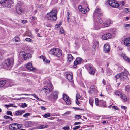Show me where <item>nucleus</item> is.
Listing matches in <instances>:
<instances>
[{
  "label": "nucleus",
  "instance_id": "obj_1",
  "mask_svg": "<svg viewBox=\"0 0 130 130\" xmlns=\"http://www.w3.org/2000/svg\"><path fill=\"white\" fill-rule=\"evenodd\" d=\"M128 74V72L126 69H124V71L117 74L115 76V77L116 79H119L121 81H124L127 78Z\"/></svg>",
  "mask_w": 130,
  "mask_h": 130
},
{
  "label": "nucleus",
  "instance_id": "obj_2",
  "mask_svg": "<svg viewBox=\"0 0 130 130\" xmlns=\"http://www.w3.org/2000/svg\"><path fill=\"white\" fill-rule=\"evenodd\" d=\"M57 12L56 10H53L49 13L47 14L49 16L47 19L51 21H54L57 19Z\"/></svg>",
  "mask_w": 130,
  "mask_h": 130
},
{
  "label": "nucleus",
  "instance_id": "obj_3",
  "mask_svg": "<svg viewBox=\"0 0 130 130\" xmlns=\"http://www.w3.org/2000/svg\"><path fill=\"white\" fill-rule=\"evenodd\" d=\"M49 53L51 54L54 55L57 57H60L62 55L61 50L58 48L52 49L50 51Z\"/></svg>",
  "mask_w": 130,
  "mask_h": 130
},
{
  "label": "nucleus",
  "instance_id": "obj_4",
  "mask_svg": "<svg viewBox=\"0 0 130 130\" xmlns=\"http://www.w3.org/2000/svg\"><path fill=\"white\" fill-rule=\"evenodd\" d=\"M85 66L90 74L94 75L95 73L96 69L91 64H88L85 65Z\"/></svg>",
  "mask_w": 130,
  "mask_h": 130
},
{
  "label": "nucleus",
  "instance_id": "obj_5",
  "mask_svg": "<svg viewBox=\"0 0 130 130\" xmlns=\"http://www.w3.org/2000/svg\"><path fill=\"white\" fill-rule=\"evenodd\" d=\"M23 125L17 123H12L9 125V128L10 130H16L20 128Z\"/></svg>",
  "mask_w": 130,
  "mask_h": 130
},
{
  "label": "nucleus",
  "instance_id": "obj_6",
  "mask_svg": "<svg viewBox=\"0 0 130 130\" xmlns=\"http://www.w3.org/2000/svg\"><path fill=\"white\" fill-rule=\"evenodd\" d=\"M97 90L96 87L94 85H92L90 87L88 92L90 94L92 95L96 93Z\"/></svg>",
  "mask_w": 130,
  "mask_h": 130
},
{
  "label": "nucleus",
  "instance_id": "obj_7",
  "mask_svg": "<svg viewBox=\"0 0 130 130\" xmlns=\"http://www.w3.org/2000/svg\"><path fill=\"white\" fill-rule=\"evenodd\" d=\"M14 60L12 58H10L5 60L4 61L5 64L8 67H10L13 64Z\"/></svg>",
  "mask_w": 130,
  "mask_h": 130
},
{
  "label": "nucleus",
  "instance_id": "obj_8",
  "mask_svg": "<svg viewBox=\"0 0 130 130\" xmlns=\"http://www.w3.org/2000/svg\"><path fill=\"white\" fill-rule=\"evenodd\" d=\"M107 2L110 6L113 8H117L119 6V4L115 2V0H109Z\"/></svg>",
  "mask_w": 130,
  "mask_h": 130
},
{
  "label": "nucleus",
  "instance_id": "obj_9",
  "mask_svg": "<svg viewBox=\"0 0 130 130\" xmlns=\"http://www.w3.org/2000/svg\"><path fill=\"white\" fill-rule=\"evenodd\" d=\"M20 56H22L25 60H27V59L29 58H31V55L29 53H26L24 52H22L20 54Z\"/></svg>",
  "mask_w": 130,
  "mask_h": 130
},
{
  "label": "nucleus",
  "instance_id": "obj_10",
  "mask_svg": "<svg viewBox=\"0 0 130 130\" xmlns=\"http://www.w3.org/2000/svg\"><path fill=\"white\" fill-rule=\"evenodd\" d=\"M63 99L65 101L66 104L68 105H70L71 104V101L69 96L65 94H63Z\"/></svg>",
  "mask_w": 130,
  "mask_h": 130
},
{
  "label": "nucleus",
  "instance_id": "obj_11",
  "mask_svg": "<svg viewBox=\"0 0 130 130\" xmlns=\"http://www.w3.org/2000/svg\"><path fill=\"white\" fill-rule=\"evenodd\" d=\"M58 91H55L51 94L50 97L54 100H56L58 98Z\"/></svg>",
  "mask_w": 130,
  "mask_h": 130
},
{
  "label": "nucleus",
  "instance_id": "obj_12",
  "mask_svg": "<svg viewBox=\"0 0 130 130\" xmlns=\"http://www.w3.org/2000/svg\"><path fill=\"white\" fill-rule=\"evenodd\" d=\"M111 34L110 33H107L103 35L102 38L103 40H107L111 37Z\"/></svg>",
  "mask_w": 130,
  "mask_h": 130
},
{
  "label": "nucleus",
  "instance_id": "obj_13",
  "mask_svg": "<svg viewBox=\"0 0 130 130\" xmlns=\"http://www.w3.org/2000/svg\"><path fill=\"white\" fill-rule=\"evenodd\" d=\"M82 61V59L80 57L77 58L74 61V64L73 66V67L75 68L76 67V65L81 63Z\"/></svg>",
  "mask_w": 130,
  "mask_h": 130
},
{
  "label": "nucleus",
  "instance_id": "obj_14",
  "mask_svg": "<svg viewBox=\"0 0 130 130\" xmlns=\"http://www.w3.org/2000/svg\"><path fill=\"white\" fill-rule=\"evenodd\" d=\"M94 29L96 30H98L100 28V24L99 22L96 21L95 20H94Z\"/></svg>",
  "mask_w": 130,
  "mask_h": 130
},
{
  "label": "nucleus",
  "instance_id": "obj_15",
  "mask_svg": "<svg viewBox=\"0 0 130 130\" xmlns=\"http://www.w3.org/2000/svg\"><path fill=\"white\" fill-rule=\"evenodd\" d=\"M102 12L100 13L99 15H97L96 16H97V18L96 17H94V20H95L96 21L99 22L100 24H101L102 22V20L101 19V16H102Z\"/></svg>",
  "mask_w": 130,
  "mask_h": 130
},
{
  "label": "nucleus",
  "instance_id": "obj_16",
  "mask_svg": "<svg viewBox=\"0 0 130 130\" xmlns=\"http://www.w3.org/2000/svg\"><path fill=\"white\" fill-rule=\"evenodd\" d=\"M26 67L28 70L34 71H35V68L32 67V64L31 63L29 62L27 64Z\"/></svg>",
  "mask_w": 130,
  "mask_h": 130
},
{
  "label": "nucleus",
  "instance_id": "obj_17",
  "mask_svg": "<svg viewBox=\"0 0 130 130\" xmlns=\"http://www.w3.org/2000/svg\"><path fill=\"white\" fill-rule=\"evenodd\" d=\"M16 11L18 14H21L23 12V10L22 9L21 6H20L19 3L17 4L16 8Z\"/></svg>",
  "mask_w": 130,
  "mask_h": 130
},
{
  "label": "nucleus",
  "instance_id": "obj_18",
  "mask_svg": "<svg viewBox=\"0 0 130 130\" xmlns=\"http://www.w3.org/2000/svg\"><path fill=\"white\" fill-rule=\"evenodd\" d=\"M124 43L126 46H130V37L125 39L124 40Z\"/></svg>",
  "mask_w": 130,
  "mask_h": 130
},
{
  "label": "nucleus",
  "instance_id": "obj_19",
  "mask_svg": "<svg viewBox=\"0 0 130 130\" xmlns=\"http://www.w3.org/2000/svg\"><path fill=\"white\" fill-rule=\"evenodd\" d=\"M6 82L5 87L7 88L11 87L13 85V83L12 82V81L10 80L6 79Z\"/></svg>",
  "mask_w": 130,
  "mask_h": 130
},
{
  "label": "nucleus",
  "instance_id": "obj_20",
  "mask_svg": "<svg viewBox=\"0 0 130 130\" xmlns=\"http://www.w3.org/2000/svg\"><path fill=\"white\" fill-rule=\"evenodd\" d=\"M102 12L101 10L99 8H96L93 14V17H96L97 15H99Z\"/></svg>",
  "mask_w": 130,
  "mask_h": 130
},
{
  "label": "nucleus",
  "instance_id": "obj_21",
  "mask_svg": "<svg viewBox=\"0 0 130 130\" xmlns=\"http://www.w3.org/2000/svg\"><path fill=\"white\" fill-rule=\"evenodd\" d=\"M104 50L105 52H109L110 50V45L107 44H106L104 45Z\"/></svg>",
  "mask_w": 130,
  "mask_h": 130
},
{
  "label": "nucleus",
  "instance_id": "obj_22",
  "mask_svg": "<svg viewBox=\"0 0 130 130\" xmlns=\"http://www.w3.org/2000/svg\"><path fill=\"white\" fill-rule=\"evenodd\" d=\"M42 91H44L46 94L50 92L49 88L47 86L44 87L42 88Z\"/></svg>",
  "mask_w": 130,
  "mask_h": 130
},
{
  "label": "nucleus",
  "instance_id": "obj_23",
  "mask_svg": "<svg viewBox=\"0 0 130 130\" xmlns=\"http://www.w3.org/2000/svg\"><path fill=\"white\" fill-rule=\"evenodd\" d=\"M112 23V22H111L110 20H108L106 23H103L102 24V27L103 28H104L106 27H108L109 26V25Z\"/></svg>",
  "mask_w": 130,
  "mask_h": 130
},
{
  "label": "nucleus",
  "instance_id": "obj_24",
  "mask_svg": "<svg viewBox=\"0 0 130 130\" xmlns=\"http://www.w3.org/2000/svg\"><path fill=\"white\" fill-rule=\"evenodd\" d=\"M121 56L125 60L128 62L129 63H130V59L125 54L123 53L121 55Z\"/></svg>",
  "mask_w": 130,
  "mask_h": 130
},
{
  "label": "nucleus",
  "instance_id": "obj_25",
  "mask_svg": "<svg viewBox=\"0 0 130 130\" xmlns=\"http://www.w3.org/2000/svg\"><path fill=\"white\" fill-rule=\"evenodd\" d=\"M67 77L68 80L72 81L73 80V75L71 73L70 74H67Z\"/></svg>",
  "mask_w": 130,
  "mask_h": 130
},
{
  "label": "nucleus",
  "instance_id": "obj_26",
  "mask_svg": "<svg viewBox=\"0 0 130 130\" xmlns=\"http://www.w3.org/2000/svg\"><path fill=\"white\" fill-rule=\"evenodd\" d=\"M112 71L110 69L107 68L106 70V74L107 76H109L112 73Z\"/></svg>",
  "mask_w": 130,
  "mask_h": 130
},
{
  "label": "nucleus",
  "instance_id": "obj_27",
  "mask_svg": "<svg viewBox=\"0 0 130 130\" xmlns=\"http://www.w3.org/2000/svg\"><path fill=\"white\" fill-rule=\"evenodd\" d=\"M25 112L24 110H20L16 111L15 113V115H20Z\"/></svg>",
  "mask_w": 130,
  "mask_h": 130
},
{
  "label": "nucleus",
  "instance_id": "obj_28",
  "mask_svg": "<svg viewBox=\"0 0 130 130\" xmlns=\"http://www.w3.org/2000/svg\"><path fill=\"white\" fill-rule=\"evenodd\" d=\"M120 97L124 102H125L127 100V96L123 94L121 95Z\"/></svg>",
  "mask_w": 130,
  "mask_h": 130
},
{
  "label": "nucleus",
  "instance_id": "obj_29",
  "mask_svg": "<svg viewBox=\"0 0 130 130\" xmlns=\"http://www.w3.org/2000/svg\"><path fill=\"white\" fill-rule=\"evenodd\" d=\"M68 61L69 62L71 61L73 59V57L71 54H68L67 55Z\"/></svg>",
  "mask_w": 130,
  "mask_h": 130
},
{
  "label": "nucleus",
  "instance_id": "obj_30",
  "mask_svg": "<svg viewBox=\"0 0 130 130\" xmlns=\"http://www.w3.org/2000/svg\"><path fill=\"white\" fill-rule=\"evenodd\" d=\"M114 94L117 96H120V97L121 95H122L123 94L122 92L120 91V90H118L115 91Z\"/></svg>",
  "mask_w": 130,
  "mask_h": 130
},
{
  "label": "nucleus",
  "instance_id": "obj_31",
  "mask_svg": "<svg viewBox=\"0 0 130 130\" xmlns=\"http://www.w3.org/2000/svg\"><path fill=\"white\" fill-rule=\"evenodd\" d=\"M6 80H2L0 81V87H2L4 85L6 87Z\"/></svg>",
  "mask_w": 130,
  "mask_h": 130
},
{
  "label": "nucleus",
  "instance_id": "obj_32",
  "mask_svg": "<svg viewBox=\"0 0 130 130\" xmlns=\"http://www.w3.org/2000/svg\"><path fill=\"white\" fill-rule=\"evenodd\" d=\"M100 104L103 107H106V102L103 100L100 101Z\"/></svg>",
  "mask_w": 130,
  "mask_h": 130
},
{
  "label": "nucleus",
  "instance_id": "obj_33",
  "mask_svg": "<svg viewBox=\"0 0 130 130\" xmlns=\"http://www.w3.org/2000/svg\"><path fill=\"white\" fill-rule=\"evenodd\" d=\"M48 126L47 125H43L40 126L38 127V128L39 129H42L45 128H47L48 127Z\"/></svg>",
  "mask_w": 130,
  "mask_h": 130
},
{
  "label": "nucleus",
  "instance_id": "obj_34",
  "mask_svg": "<svg viewBox=\"0 0 130 130\" xmlns=\"http://www.w3.org/2000/svg\"><path fill=\"white\" fill-rule=\"evenodd\" d=\"M94 102V99L92 98H90L89 100L90 104L92 107L93 106V103Z\"/></svg>",
  "mask_w": 130,
  "mask_h": 130
},
{
  "label": "nucleus",
  "instance_id": "obj_35",
  "mask_svg": "<svg viewBox=\"0 0 130 130\" xmlns=\"http://www.w3.org/2000/svg\"><path fill=\"white\" fill-rule=\"evenodd\" d=\"M11 4L10 3H7V4H6V5H4V6H3V7H7L8 8H10L11 7Z\"/></svg>",
  "mask_w": 130,
  "mask_h": 130
},
{
  "label": "nucleus",
  "instance_id": "obj_36",
  "mask_svg": "<svg viewBox=\"0 0 130 130\" xmlns=\"http://www.w3.org/2000/svg\"><path fill=\"white\" fill-rule=\"evenodd\" d=\"M30 95L34 97L35 98H36L37 100H41V99L40 98H38L37 96L36 95V94H31Z\"/></svg>",
  "mask_w": 130,
  "mask_h": 130
},
{
  "label": "nucleus",
  "instance_id": "obj_37",
  "mask_svg": "<svg viewBox=\"0 0 130 130\" xmlns=\"http://www.w3.org/2000/svg\"><path fill=\"white\" fill-rule=\"evenodd\" d=\"M26 34V35L27 36H28L30 37H32V34L30 31H28L27 32Z\"/></svg>",
  "mask_w": 130,
  "mask_h": 130
},
{
  "label": "nucleus",
  "instance_id": "obj_38",
  "mask_svg": "<svg viewBox=\"0 0 130 130\" xmlns=\"http://www.w3.org/2000/svg\"><path fill=\"white\" fill-rule=\"evenodd\" d=\"M42 116L44 118H47L50 117V113H47L45 114L44 115H43Z\"/></svg>",
  "mask_w": 130,
  "mask_h": 130
},
{
  "label": "nucleus",
  "instance_id": "obj_39",
  "mask_svg": "<svg viewBox=\"0 0 130 130\" xmlns=\"http://www.w3.org/2000/svg\"><path fill=\"white\" fill-rule=\"evenodd\" d=\"M95 101L96 105L97 106H98L100 101L98 100V98H96L95 99Z\"/></svg>",
  "mask_w": 130,
  "mask_h": 130
},
{
  "label": "nucleus",
  "instance_id": "obj_40",
  "mask_svg": "<svg viewBox=\"0 0 130 130\" xmlns=\"http://www.w3.org/2000/svg\"><path fill=\"white\" fill-rule=\"evenodd\" d=\"M36 19V18L35 17L33 16L30 17L29 18V21L31 22L33 21H34Z\"/></svg>",
  "mask_w": 130,
  "mask_h": 130
},
{
  "label": "nucleus",
  "instance_id": "obj_41",
  "mask_svg": "<svg viewBox=\"0 0 130 130\" xmlns=\"http://www.w3.org/2000/svg\"><path fill=\"white\" fill-rule=\"evenodd\" d=\"M29 122H26L24 124V125L25 127H28L29 126Z\"/></svg>",
  "mask_w": 130,
  "mask_h": 130
},
{
  "label": "nucleus",
  "instance_id": "obj_42",
  "mask_svg": "<svg viewBox=\"0 0 130 130\" xmlns=\"http://www.w3.org/2000/svg\"><path fill=\"white\" fill-rule=\"evenodd\" d=\"M125 90L128 91L130 90V86L128 85L125 87Z\"/></svg>",
  "mask_w": 130,
  "mask_h": 130
},
{
  "label": "nucleus",
  "instance_id": "obj_43",
  "mask_svg": "<svg viewBox=\"0 0 130 130\" xmlns=\"http://www.w3.org/2000/svg\"><path fill=\"white\" fill-rule=\"evenodd\" d=\"M81 11V12L83 14H85L87 12V10L84 9H82Z\"/></svg>",
  "mask_w": 130,
  "mask_h": 130
},
{
  "label": "nucleus",
  "instance_id": "obj_44",
  "mask_svg": "<svg viewBox=\"0 0 130 130\" xmlns=\"http://www.w3.org/2000/svg\"><path fill=\"white\" fill-rule=\"evenodd\" d=\"M8 0H0V4H2L3 3H4L7 2Z\"/></svg>",
  "mask_w": 130,
  "mask_h": 130
},
{
  "label": "nucleus",
  "instance_id": "obj_45",
  "mask_svg": "<svg viewBox=\"0 0 130 130\" xmlns=\"http://www.w3.org/2000/svg\"><path fill=\"white\" fill-rule=\"evenodd\" d=\"M62 129L64 130H68L69 129V127L68 126H66L62 128Z\"/></svg>",
  "mask_w": 130,
  "mask_h": 130
},
{
  "label": "nucleus",
  "instance_id": "obj_46",
  "mask_svg": "<svg viewBox=\"0 0 130 130\" xmlns=\"http://www.w3.org/2000/svg\"><path fill=\"white\" fill-rule=\"evenodd\" d=\"M124 11L126 13L130 12V9L128 8H126L124 9Z\"/></svg>",
  "mask_w": 130,
  "mask_h": 130
},
{
  "label": "nucleus",
  "instance_id": "obj_47",
  "mask_svg": "<svg viewBox=\"0 0 130 130\" xmlns=\"http://www.w3.org/2000/svg\"><path fill=\"white\" fill-rule=\"evenodd\" d=\"M21 106V107L23 108L27 106V104L25 103H22Z\"/></svg>",
  "mask_w": 130,
  "mask_h": 130
},
{
  "label": "nucleus",
  "instance_id": "obj_48",
  "mask_svg": "<svg viewBox=\"0 0 130 130\" xmlns=\"http://www.w3.org/2000/svg\"><path fill=\"white\" fill-rule=\"evenodd\" d=\"M80 127V125H78L76 126H75L73 128V129L74 130H76L78 129Z\"/></svg>",
  "mask_w": 130,
  "mask_h": 130
},
{
  "label": "nucleus",
  "instance_id": "obj_49",
  "mask_svg": "<svg viewBox=\"0 0 130 130\" xmlns=\"http://www.w3.org/2000/svg\"><path fill=\"white\" fill-rule=\"evenodd\" d=\"M15 40L16 42H19L20 40V38L18 37H15Z\"/></svg>",
  "mask_w": 130,
  "mask_h": 130
},
{
  "label": "nucleus",
  "instance_id": "obj_50",
  "mask_svg": "<svg viewBox=\"0 0 130 130\" xmlns=\"http://www.w3.org/2000/svg\"><path fill=\"white\" fill-rule=\"evenodd\" d=\"M81 116L80 115H76L75 116V118H76L77 119H80L81 118Z\"/></svg>",
  "mask_w": 130,
  "mask_h": 130
},
{
  "label": "nucleus",
  "instance_id": "obj_51",
  "mask_svg": "<svg viewBox=\"0 0 130 130\" xmlns=\"http://www.w3.org/2000/svg\"><path fill=\"white\" fill-rule=\"evenodd\" d=\"M6 114L7 115H10L11 116H13V115L12 114V112L10 111H7L6 112Z\"/></svg>",
  "mask_w": 130,
  "mask_h": 130
},
{
  "label": "nucleus",
  "instance_id": "obj_52",
  "mask_svg": "<svg viewBox=\"0 0 130 130\" xmlns=\"http://www.w3.org/2000/svg\"><path fill=\"white\" fill-rule=\"evenodd\" d=\"M30 115V114L29 113H26L23 115V117L27 118L28 116H29Z\"/></svg>",
  "mask_w": 130,
  "mask_h": 130
},
{
  "label": "nucleus",
  "instance_id": "obj_53",
  "mask_svg": "<svg viewBox=\"0 0 130 130\" xmlns=\"http://www.w3.org/2000/svg\"><path fill=\"white\" fill-rule=\"evenodd\" d=\"M43 61L44 62H46V63H48L50 62V61L48 60L47 59L45 58L43 59Z\"/></svg>",
  "mask_w": 130,
  "mask_h": 130
},
{
  "label": "nucleus",
  "instance_id": "obj_54",
  "mask_svg": "<svg viewBox=\"0 0 130 130\" xmlns=\"http://www.w3.org/2000/svg\"><path fill=\"white\" fill-rule=\"evenodd\" d=\"M61 23L60 22L59 24H56L55 26L56 28H57L59 27L61 25Z\"/></svg>",
  "mask_w": 130,
  "mask_h": 130
},
{
  "label": "nucleus",
  "instance_id": "obj_55",
  "mask_svg": "<svg viewBox=\"0 0 130 130\" xmlns=\"http://www.w3.org/2000/svg\"><path fill=\"white\" fill-rule=\"evenodd\" d=\"M31 39L29 38H27L25 39V40L28 42H31Z\"/></svg>",
  "mask_w": 130,
  "mask_h": 130
},
{
  "label": "nucleus",
  "instance_id": "obj_56",
  "mask_svg": "<svg viewBox=\"0 0 130 130\" xmlns=\"http://www.w3.org/2000/svg\"><path fill=\"white\" fill-rule=\"evenodd\" d=\"M124 27L125 28H130V24H126L124 25Z\"/></svg>",
  "mask_w": 130,
  "mask_h": 130
},
{
  "label": "nucleus",
  "instance_id": "obj_57",
  "mask_svg": "<svg viewBox=\"0 0 130 130\" xmlns=\"http://www.w3.org/2000/svg\"><path fill=\"white\" fill-rule=\"evenodd\" d=\"M60 31L61 34H64V31L63 28H61L60 30Z\"/></svg>",
  "mask_w": 130,
  "mask_h": 130
},
{
  "label": "nucleus",
  "instance_id": "obj_58",
  "mask_svg": "<svg viewBox=\"0 0 130 130\" xmlns=\"http://www.w3.org/2000/svg\"><path fill=\"white\" fill-rule=\"evenodd\" d=\"M80 96L79 94H77L76 96V99H78L80 98Z\"/></svg>",
  "mask_w": 130,
  "mask_h": 130
},
{
  "label": "nucleus",
  "instance_id": "obj_59",
  "mask_svg": "<svg viewBox=\"0 0 130 130\" xmlns=\"http://www.w3.org/2000/svg\"><path fill=\"white\" fill-rule=\"evenodd\" d=\"M27 22V21L26 20H22L21 21V22L23 24L26 23Z\"/></svg>",
  "mask_w": 130,
  "mask_h": 130
},
{
  "label": "nucleus",
  "instance_id": "obj_60",
  "mask_svg": "<svg viewBox=\"0 0 130 130\" xmlns=\"http://www.w3.org/2000/svg\"><path fill=\"white\" fill-rule=\"evenodd\" d=\"M67 19L68 20L70 18V14L68 12H67Z\"/></svg>",
  "mask_w": 130,
  "mask_h": 130
},
{
  "label": "nucleus",
  "instance_id": "obj_61",
  "mask_svg": "<svg viewBox=\"0 0 130 130\" xmlns=\"http://www.w3.org/2000/svg\"><path fill=\"white\" fill-rule=\"evenodd\" d=\"M121 108H122L123 109H124L125 111H126L127 109V107L126 106H121Z\"/></svg>",
  "mask_w": 130,
  "mask_h": 130
},
{
  "label": "nucleus",
  "instance_id": "obj_62",
  "mask_svg": "<svg viewBox=\"0 0 130 130\" xmlns=\"http://www.w3.org/2000/svg\"><path fill=\"white\" fill-rule=\"evenodd\" d=\"M80 0H73V2L74 4H76Z\"/></svg>",
  "mask_w": 130,
  "mask_h": 130
},
{
  "label": "nucleus",
  "instance_id": "obj_63",
  "mask_svg": "<svg viewBox=\"0 0 130 130\" xmlns=\"http://www.w3.org/2000/svg\"><path fill=\"white\" fill-rule=\"evenodd\" d=\"M45 26L48 27H52V25L51 24H47Z\"/></svg>",
  "mask_w": 130,
  "mask_h": 130
},
{
  "label": "nucleus",
  "instance_id": "obj_64",
  "mask_svg": "<svg viewBox=\"0 0 130 130\" xmlns=\"http://www.w3.org/2000/svg\"><path fill=\"white\" fill-rule=\"evenodd\" d=\"M49 86L50 88V89L51 90H52L53 89V85L51 84H50L49 85Z\"/></svg>",
  "mask_w": 130,
  "mask_h": 130
}]
</instances>
